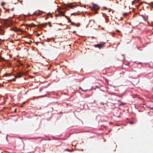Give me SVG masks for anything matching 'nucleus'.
<instances>
[{
    "label": "nucleus",
    "mask_w": 153,
    "mask_h": 153,
    "mask_svg": "<svg viewBox=\"0 0 153 153\" xmlns=\"http://www.w3.org/2000/svg\"><path fill=\"white\" fill-rule=\"evenodd\" d=\"M23 74V73H19L16 76H15V78H20L22 75Z\"/></svg>",
    "instance_id": "obj_4"
},
{
    "label": "nucleus",
    "mask_w": 153,
    "mask_h": 153,
    "mask_svg": "<svg viewBox=\"0 0 153 153\" xmlns=\"http://www.w3.org/2000/svg\"><path fill=\"white\" fill-rule=\"evenodd\" d=\"M66 5L67 7H69L71 8H72L73 7H74V6H72L71 4H67Z\"/></svg>",
    "instance_id": "obj_6"
},
{
    "label": "nucleus",
    "mask_w": 153,
    "mask_h": 153,
    "mask_svg": "<svg viewBox=\"0 0 153 153\" xmlns=\"http://www.w3.org/2000/svg\"><path fill=\"white\" fill-rule=\"evenodd\" d=\"M5 4V3L4 2H2L1 3V5L3 6Z\"/></svg>",
    "instance_id": "obj_20"
},
{
    "label": "nucleus",
    "mask_w": 153,
    "mask_h": 153,
    "mask_svg": "<svg viewBox=\"0 0 153 153\" xmlns=\"http://www.w3.org/2000/svg\"><path fill=\"white\" fill-rule=\"evenodd\" d=\"M45 96H46V95L39 96H38L37 97H36V98H41V97H45Z\"/></svg>",
    "instance_id": "obj_10"
},
{
    "label": "nucleus",
    "mask_w": 153,
    "mask_h": 153,
    "mask_svg": "<svg viewBox=\"0 0 153 153\" xmlns=\"http://www.w3.org/2000/svg\"><path fill=\"white\" fill-rule=\"evenodd\" d=\"M71 14L74 15L75 16L76 15V13H72Z\"/></svg>",
    "instance_id": "obj_22"
},
{
    "label": "nucleus",
    "mask_w": 153,
    "mask_h": 153,
    "mask_svg": "<svg viewBox=\"0 0 153 153\" xmlns=\"http://www.w3.org/2000/svg\"><path fill=\"white\" fill-rule=\"evenodd\" d=\"M99 7L95 4H94L93 6L92 7V10L95 11V13H97V11L99 9Z\"/></svg>",
    "instance_id": "obj_1"
},
{
    "label": "nucleus",
    "mask_w": 153,
    "mask_h": 153,
    "mask_svg": "<svg viewBox=\"0 0 153 153\" xmlns=\"http://www.w3.org/2000/svg\"><path fill=\"white\" fill-rule=\"evenodd\" d=\"M117 31L118 32H119L120 31H119V30H117Z\"/></svg>",
    "instance_id": "obj_33"
},
{
    "label": "nucleus",
    "mask_w": 153,
    "mask_h": 153,
    "mask_svg": "<svg viewBox=\"0 0 153 153\" xmlns=\"http://www.w3.org/2000/svg\"><path fill=\"white\" fill-rule=\"evenodd\" d=\"M48 26L50 27L52 26L51 23L50 22H48Z\"/></svg>",
    "instance_id": "obj_18"
},
{
    "label": "nucleus",
    "mask_w": 153,
    "mask_h": 153,
    "mask_svg": "<svg viewBox=\"0 0 153 153\" xmlns=\"http://www.w3.org/2000/svg\"><path fill=\"white\" fill-rule=\"evenodd\" d=\"M79 89L81 90L83 92H86L88 90L87 89H83L80 87H79Z\"/></svg>",
    "instance_id": "obj_8"
},
{
    "label": "nucleus",
    "mask_w": 153,
    "mask_h": 153,
    "mask_svg": "<svg viewBox=\"0 0 153 153\" xmlns=\"http://www.w3.org/2000/svg\"><path fill=\"white\" fill-rule=\"evenodd\" d=\"M126 104V103H124V102H121L120 104V105H125Z\"/></svg>",
    "instance_id": "obj_11"
},
{
    "label": "nucleus",
    "mask_w": 153,
    "mask_h": 153,
    "mask_svg": "<svg viewBox=\"0 0 153 153\" xmlns=\"http://www.w3.org/2000/svg\"><path fill=\"white\" fill-rule=\"evenodd\" d=\"M143 3H145V4H148L149 5V3H148L146 2L145 1H143V2H141V3H140V4H139V5H138V6H137V7H139V6H140V5H142L143 4Z\"/></svg>",
    "instance_id": "obj_5"
},
{
    "label": "nucleus",
    "mask_w": 153,
    "mask_h": 153,
    "mask_svg": "<svg viewBox=\"0 0 153 153\" xmlns=\"http://www.w3.org/2000/svg\"><path fill=\"white\" fill-rule=\"evenodd\" d=\"M127 15V14L126 13H124V14H123V15L124 16H126Z\"/></svg>",
    "instance_id": "obj_24"
},
{
    "label": "nucleus",
    "mask_w": 153,
    "mask_h": 153,
    "mask_svg": "<svg viewBox=\"0 0 153 153\" xmlns=\"http://www.w3.org/2000/svg\"><path fill=\"white\" fill-rule=\"evenodd\" d=\"M48 16H51V18H52V16L51 15V13L50 12H48Z\"/></svg>",
    "instance_id": "obj_16"
},
{
    "label": "nucleus",
    "mask_w": 153,
    "mask_h": 153,
    "mask_svg": "<svg viewBox=\"0 0 153 153\" xmlns=\"http://www.w3.org/2000/svg\"><path fill=\"white\" fill-rule=\"evenodd\" d=\"M38 138V137H34V138H30V139L36 140V139H37Z\"/></svg>",
    "instance_id": "obj_17"
},
{
    "label": "nucleus",
    "mask_w": 153,
    "mask_h": 153,
    "mask_svg": "<svg viewBox=\"0 0 153 153\" xmlns=\"http://www.w3.org/2000/svg\"><path fill=\"white\" fill-rule=\"evenodd\" d=\"M76 26H77V27H79L80 26V24L79 23H78V24H76Z\"/></svg>",
    "instance_id": "obj_14"
},
{
    "label": "nucleus",
    "mask_w": 153,
    "mask_h": 153,
    "mask_svg": "<svg viewBox=\"0 0 153 153\" xmlns=\"http://www.w3.org/2000/svg\"><path fill=\"white\" fill-rule=\"evenodd\" d=\"M70 23H71V25H73L74 26H76V23H74V22H70Z\"/></svg>",
    "instance_id": "obj_9"
},
{
    "label": "nucleus",
    "mask_w": 153,
    "mask_h": 153,
    "mask_svg": "<svg viewBox=\"0 0 153 153\" xmlns=\"http://www.w3.org/2000/svg\"><path fill=\"white\" fill-rule=\"evenodd\" d=\"M25 43L27 44H29V45H30V44H31V43L30 42H26Z\"/></svg>",
    "instance_id": "obj_19"
},
{
    "label": "nucleus",
    "mask_w": 153,
    "mask_h": 153,
    "mask_svg": "<svg viewBox=\"0 0 153 153\" xmlns=\"http://www.w3.org/2000/svg\"><path fill=\"white\" fill-rule=\"evenodd\" d=\"M137 2H139V1H140V0H137Z\"/></svg>",
    "instance_id": "obj_28"
},
{
    "label": "nucleus",
    "mask_w": 153,
    "mask_h": 153,
    "mask_svg": "<svg viewBox=\"0 0 153 153\" xmlns=\"http://www.w3.org/2000/svg\"><path fill=\"white\" fill-rule=\"evenodd\" d=\"M3 21L5 25H7V23H8V20L7 19H3Z\"/></svg>",
    "instance_id": "obj_7"
},
{
    "label": "nucleus",
    "mask_w": 153,
    "mask_h": 153,
    "mask_svg": "<svg viewBox=\"0 0 153 153\" xmlns=\"http://www.w3.org/2000/svg\"><path fill=\"white\" fill-rule=\"evenodd\" d=\"M47 24V23L44 24V26H45V25L46 26Z\"/></svg>",
    "instance_id": "obj_25"
},
{
    "label": "nucleus",
    "mask_w": 153,
    "mask_h": 153,
    "mask_svg": "<svg viewBox=\"0 0 153 153\" xmlns=\"http://www.w3.org/2000/svg\"><path fill=\"white\" fill-rule=\"evenodd\" d=\"M50 66H51V64H50Z\"/></svg>",
    "instance_id": "obj_35"
},
{
    "label": "nucleus",
    "mask_w": 153,
    "mask_h": 153,
    "mask_svg": "<svg viewBox=\"0 0 153 153\" xmlns=\"http://www.w3.org/2000/svg\"><path fill=\"white\" fill-rule=\"evenodd\" d=\"M75 32H75V31H74L73 32H74V33H75Z\"/></svg>",
    "instance_id": "obj_34"
},
{
    "label": "nucleus",
    "mask_w": 153,
    "mask_h": 153,
    "mask_svg": "<svg viewBox=\"0 0 153 153\" xmlns=\"http://www.w3.org/2000/svg\"><path fill=\"white\" fill-rule=\"evenodd\" d=\"M71 22V20H69V21H68V22Z\"/></svg>",
    "instance_id": "obj_29"
},
{
    "label": "nucleus",
    "mask_w": 153,
    "mask_h": 153,
    "mask_svg": "<svg viewBox=\"0 0 153 153\" xmlns=\"http://www.w3.org/2000/svg\"><path fill=\"white\" fill-rule=\"evenodd\" d=\"M1 59H2V61H5V59H4V58H1Z\"/></svg>",
    "instance_id": "obj_23"
},
{
    "label": "nucleus",
    "mask_w": 153,
    "mask_h": 153,
    "mask_svg": "<svg viewBox=\"0 0 153 153\" xmlns=\"http://www.w3.org/2000/svg\"><path fill=\"white\" fill-rule=\"evenodd\" d=\"M130 123L131 124H133V123L130 122Z\"/></svg>",
    "instance_id": "obj_30"
},
{
    "label": "nucleus",
    "mask_w": 153,
    "mask_h": 153,
    "mask_svg": "<svg viewBox=\"0 0 153 153\" xmlns=\"http://www.w3.org/2000/svg\"><path fill=\"white\" fill-rule=\"evenodd\" d=\"M13 9H14V8H12V9H11V10H12L13 11Z\"/></svg>",
    "instance_id": "obj_27"
},
{
    "label": "nucleus",
    "mask_w": 153,
    "mask_h": 153,
    "mask_svg": "<svg viewBox=\"0 0 153 153\" xmlns=\"http://www.w3.org/2000/svg\"><path fill=\"white\" fill-rule=\"evenodd\" d=\"M22 1H20V3H21L22 2Z\"/></svg>",
    "instance_id": "obj_32"
},
{
    "label": "nucleus",
    "mask_w": 153,
    "mask_h": 153,
    "mask_svg": "<svg viewBox=\"0 0 153 153\" xmlns=\"http://www.w3.org/2000/svg\"><path fill=\"white\" fill-rule=\"evenodd\" d=\"M64 16L65 17L67 18V16L65 15V13L64 12L62 11H60L59 12V14L57 15H56V16Z\"/></svg>",
    "instance_id": "obj_2"
},
{
    "label": "nucleus",
    "mask_w": 153,
    "mask_h": 153,
    "mask_svg": "<svg viewBox=\"0 0 153 153\" xmlns=\"http://www.w3.org/2000/svg\"><path fill=\"white\" fill-rule=\"evenodd\" d=\"M66 150L68 151V152H72L73 151V149L70 150L69 149H66Z\"/></svg>",
    "instance_id": "obj_12"
},
{
    "label": "nucleus",
    "mask_w": 153,
    "mask_h": 153,
    "mask_svg": "<svg viewBox=\"0 0 153 153\" xmlns=\"http://www.w3.org/2000/svg\"><path fill=\"white\" fill-rule=\"evenodd\" d=\"M10 75H9V74H5V76H10Z\"/></svg>",
    "instance_id": "obj_21"
},
{
    "label": "nucleus",
    "mask_w": 153,
    "mask_h": 153,
    "mask_svg": "<svg viewBox=\"0 0 153 153\" xmlns=\"http://www.w3.org/2000/svg\"><path fill=\"white\" fill-rule=\"evenodd\" d=\"M31 26L33 27H35L36 26V25H35V24H34L33 23L31 24Z\"/></svg>",
    "instance_id": "obj_15"
},
{
    "label": "nucleus",
    "mask_w": 153,
    "mask_h": 153,
    "mask_svg": "<svg viewBox=\"0 0 153 153\" xmlns=\"http://www.w3.org/2000/svg\"><path fill=\"white\" fill-rule=\"evenodd\" d=\"M104 46V44H99L94 45L95 48H97L99 49L101 48Z\"/></svg>",
    "instance_id": "obj_3"
},
{
    "label": "nucleus",
    "mask_w": 153,
    "mask_h": 153,
    "mask_svg": "<svg viewBox=\"0 0 153 153\" xmlns=\"http://www.w3.org/2000/svg\"><path fill=\"white\" fill-rule=\"evenodd\" d=\"M92 21H93V20H91V21H90V22H92Z\"/></svg>",
    "instance_id": "obj_31"
},
{
    "label": "nucleus",
    "mask_w": 153,
    "mask_h": 153,
    "mask_svg": "<svg viewBox=\"0 0 153 153\" xmlns=\"http://www.w3.org/2000/svg\"><path fill=\"white\" fill-rule=\"evenodd\" d=\"M15 80H16L14 78V79H11L10 80H8V81H9V82H11L12 81H15Z\"/></svg>",
    "instance_id": "obj_13"
},
{
    "label": "nucleus",
    "mask_w": 153,
    "mask_h": 153,
    "mask_svg": "<svg viewBox=\"0 0 153 153\" xmlns=\"http://www.w3.org/2000/svg\"><path fill=\"white\" fill-rule=\"evenodd\" d=\"M134 3V1H132V4H133Z\"/></svg>",
    "instance_id": "obj_26"
}]
</instances>
